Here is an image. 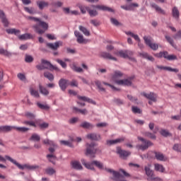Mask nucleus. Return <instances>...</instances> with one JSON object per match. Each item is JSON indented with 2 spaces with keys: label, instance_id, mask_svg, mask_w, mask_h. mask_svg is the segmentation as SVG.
Returning <instances> with one entry per match:
<instances>
[{
  "label": "nucleus",
  "instance_id": "obj_39",
  "mask_svg": "<svg viewBox=\"0 0 181 181\" xmlns=\"http://www.w3.org/2000/svg\"><path fill=\"white\" fill-rule=\"evenodd\" d=\"M155 167V170H156L157 172H161V173H163V172H165V167H163V165H160L159 163H156L154 165Z\"/></svg>",
  "mask_w": 181,
  "mask_h": 181
},
{
  "label": "nucleus",
  "instance_id": "obj_10",
  "mask_svg": "<svg viewBox=\"0 0 181 181\" xmlns=\"http://www.w3.org/2000/svg\"><path fill=\"white\" fill-rule=\"evenodd\" d=\"M144 40L146 45L148 46V47H150V49H151L152 50L155 51L159 49V45L158 44L152 42V38L151 37L144 36Z\"/></svg>",
  "mask_w": 181,
  "mask_h": 181
},
{
  "label": "nucleus",
  "instance_id": "obj_26",
  "mask_svg": "<svg viewBox=\"0 0 181 181\" xmlns=\"http://www.w3.org/2000/svg\"><path fill=\"white\" fill-rule=\"evenodd\" d=\"M151 6V8H153V9H155L156 12H158V13H162V15H165L166 13L165 11L162 9V8H160L159 6H158V4L155 3H152Z\"/></svg>",
  "mask_w": 181,
  "mask_h": 181
},
{
  "label": "nucleus",
  "instance_id": "obj_5",
  "mask_svg": "<svg viewBox=\"0 0 181 181\" xmlns=\"http://www.w3.org/2000/svg\"><path fill=\"white\" fill-rule=\"evenodd\" d=\"M18 131V132H28L29 131V128L28 127H18L16 126H1L0 127V134H6L8 132H11V131Z\"/></svg>",
  "mask_w": 181,
  "mask_h": 181
},
{
  "label": "nucleus",
  "instance_id": "obj_31",
  "mask_svg": "<svg viewBox=\"0 0 181 181\" xmlns=\"http://www.w3.org/2000/svg\"><path fill=\"white\" fill-rule=\"evenodd\" d=\"M91 166H96L98 169L103 170L104 169V164L98 160H93L90 163Z\"/></svg>",
  "mask_w": 181,
  "mask_h": 181
},
{
  "label": "nucleus",
  "instance_id": "obj_32",
  "mask_svg": "<svg viewBox=\"0 0 181 181\" xmlns=\"http://www.w3.org/2000/svg\"><path fill=\"white\" fill-rule=\"evenodd\" d=\"M119 86H131L132 83L129 79H123L117 81Z\"/></svg>",
  "mask_w": 181,
  "mask_h": 181
},
{
  "label": "nucleus",
  "instance_id": "obj_24",
  "mask_svg": "<svg viewBox=\"0 0 181 181\" xmlns=\"http://www.w3.org/2000/svg\"><path fill=\"white\" fill-rule=\"evenodd\" d=\"M155 57H158V59H162V57H163L168 60L169 52H168V51L160 52L159 53L155 54Z\"/></svg>",
  "mask_w": 181,
  "mask_h": 181
},
{
  "label": "nucleus",
  "instance_id": "obj_18",
  "mask_svg": "<svg viewBox=\"0 0 181 181\" xmlns=\"http://www.w3.org/2000/svg\"><path fill=\"white\" fill-rule=\"evenodd\" d=\"M59 86L62 91H66V89L69 86V80L61 78L59 81Z\"/></svg>",
  "mask_w": 181,
  "mask_h": 181
},
{
  "label": "nucleus",
  "instance_id": "obj_2",
  "mask_svg": "<svg viewBox=\"0 0 181 181\" xmlns=\"http://www.w3.org/2000/svg\"><path fill=\"white\" fill-rule=\"evenodd\" d=\"M6 160L11 162V163H13V165H16V166H17V168L21 170H23V169H28V170H35V169H39L38 165H29L27 164L22 165L9 156H5L4 158L0 155V162H6Z\"/></svg>",
  "mask_w": 181,
  "mask_h": 181
},
{
  "label": "nucleus",
  "instance_id": "obj_42",
  "mask_svg": "<svg viewBox=\"0 0 181 181\" xmlns=\"http://www.w3.org/2000/svg\"><path fill=\"white\" fill-rule=\"evenodd\" d=\"M39 90L40 93L43 94V95H49V90H47V89L43 87L41 84L39 85Z\"/></svg>",
  "mask_w": 181,
  "mask_h": 181
},
{
  "label": "nucleus",
  "instance_id": "obj_54",
  "mask_svg": "<svg viewBox=\"0 0 181 181\" xmlns=\"http://www.w3.org/2000/svg\"><path fill=\"white\" fill-rule=\"evenodd\" d=\"M173 149L175 152H180L181 153V144H175L173 146Z\"/></svg>",
  "mask_w": 181,
  "mask_h": 181
},
{
  "label": "nucleus",
  "instance_id": "obj_13",
  "mask_svg": "<svg viewBox=\"0 0 181 181\" xmlns=\"http://www.w3.org/2000/svg\"><path fill=\"white\" fill-rule=\"evenodd\" d=\"M141 95H144L147 100H150V101H153V103H156L157 101L158 95L155 93L151 92L150 93H146L143 92Z\"/></svg>",
  "mask_w": 181,
  "mask_h": 181
},
{
  "label": "nucleus",
  "instance_id": "obj_48",
  "mask_svg": "<svg viewBox=\"0 0 181 181\" xmlns=\"http://www.w3.org/2000/svg\"><path fill=\"white\" fill-rule=\"evenodd\" d=\"M144 136L146 138H149L150 139H156V135L153 133H151L149 132H146L144 133Z\"/></svg>",
  "mask_w": 181,
  "mask_h": 181
},
{
  "label": "nucleus",
  "instance_id": "obj_14",
  "mask_svg": "<svg viewBox=\"0 0 181 181\" xmlns=\"http://www.w3.org/2000/svg\"><path fill=\"white\" fill-rule=\"evenodd\" d=\"M99 57L102 59H105L106 60H113L114 62H117V58L112 57V55L110 52H101L99 54Z\"/></svg>",
  "mask_w": 181,
  "mask_h": 181
},
{
  "label": "nucleus",
  "instance_id": "obj_22",
  "mask_svg": "<svg viewBox=\"0 0 181 181\" xmlns=\"http://www.w3.org/2000/svg\"><path fill=\"white\" fill-rule=\"evenodd\" d=\"M78 100H80L81 101H85L86 103H89L90 104H94L95 105V101L93 100L91 98H89L86 96H81V95H77Z\"/></svg>",
  "mask_w": 181,
  "mask_h": 181
},
{
  "label": "nucleus",
  "instance_id": "obj_7",
  "mask_svg": "<svg viewBox=\"0 0 181 181\" xmlns=\"http://www.w3.org/2000/svg\"><path fill=\"white\" fill-rule=\"evenodd\" d=\"M56 149H57V147H49L48 148V151L49 152V154L47 155V158L48 159L49 162L52 163L53 165H56V159H57V156L54 155V153L56 152ZM54 159V160H53Z\"/></svg>",
  "mask_w": 181,
  "mask_h": 181
},
{
  "label": "nucleus",
  "instance_id": "obj_46",
  "mask_svg": "<svg viewBox=\"0 0 181 181\" xmlns=\"http://www.w3.org/2000/svg\"><path fill=\"white\" fill-rule=\"evenodd\" d=\"M160 135H162V136H164L165 138H168V136H172V134H170V132H169V131H168L165 129H162L160 131Z\"/></svg>",
  "mask_w": 181,
  "mask_h": 181
},
{
  "label": "nucleus",
  "instance_id": "obj_4",
  "mask_svg": "<svg viewBox=\"0 0 181 181\" xmlns=\"http://www.w3.org/2000/svg\"><path fill=\"white\" fill-rule=\"evenodd\" d=\"M98 144L95 142H91L90 144L87 143L86 144V151L85 153V155L86 156H89L90 159H94L95 158V155L97 153H101V149L98 148H95V146H98Z\"/></svg>",
  "mask_w": 181,
  "mask_h": 181
},
{
  "label": "nucleus",
  "instance_id": "obj_8",
  "mask_svg": "<svg viewBox=\"0 0 181 181\" xmlns=\"http://www.w3.org/2000/svg\"><path fill=\"white\" fill-rule=\"evenodd\" d=\"M114 54H116V56H119V57H122V59H132L134 52L129 50H120L115 52Z\"/></svg>",
  "mask_w": 181,
  "mask_h": 181
},
{
  "label": "nucleus",
  "instance_id": "obj_35",
  "mask_svg": "<svg viewBox=\"0 0 181 181\" xmlns=\"http://www.w3.org/2000/svg\"><path fill=\"white\" fill-rule=\"evenodd\" d=\"M6 32L8 35H15L16 36H18V35L21 33V31L19 30H16V28H9L6 30Z\"/></svg>",
  "mask_w": 181,
  "mask_h": 181
},
{
  "label": "nucleus",
  "instance_id": "obj_56",
  "mask_svg": "<svg viewBox=\"0 0 181 181\" xmlns=\"http://www.w3.org/2000/svg\"><path fill=\"white\" fill-rule=\"evenodd\" d=\"M38 126L40 127V129H46L49 128V123H46V122L39 123L38 122Z\"/></svg>",
  "mask_w": 181,
  "mask_h": 181
},
{
  "label": "nucleus",
  "instance_id": "obj_1",
  "mask_svg": "<svg viewBox=\"0 0 181 181\" xmlns=\"http://www.w3.org/2000/svg\"><path fill=\"white\" fill-rule=\"evenodd\" d=\"M28 19L30 21H33V22H37L36 24L33 25V29L35 30V33L38 35H43L49 29V23L42 21L40 18L29 16Z\"/></svg>",
  "mask_w": 181,
  "mask_h": 181
},
{
  "label": "nucleus",
  "instance_id": "obj_45",
  "mask_svg": "<svg viewBox=\"0 0 181 181\" xmlns=\"http://www.w3.org/2000/svg\"><path fill=\"white\" fill-rule=\"evenodd\" d=\"M76 6H77L78 8H79V9H80L81 13H83V14H84V13H86V12H87V8H89L88 6H83V5L81 4H76Z\"/></svg>",
  "mask_w": 181,
  "mask_h": 181
},
{
  "label": "nucleus",
  "instance_id": "obj_59",
  "mask_svg": "<svg viewBox=\"0 0 181 181\" xmlns=\"http://www.w3.org/2000/svg\"><path fill=\"white\" fill-rule=\"evenodd\" d=\"M72 69L74 71H76V73H83V68L78 67L76 65H73Z\"/></svg>",
  "mask_w": 181,
  "mask_h": 181
},
{
  "label": "nucleus",
  "instance_id": "obj_58",
  "mask_svg": "<svg viewBox=\"0 0 181 181\" xmlns=\"http://www.w3.org/2000/svg\"><path fill=\"white\" fill-rule=\"evenodd\" d=\"M25 62L26 63H32L33 62V57L31 55L25 54Z\"/></svg>",
  "mask_w": 181,
  "mask_h": 181
},
{
  "label": "nucleus",
  "instance_id": "obj_37",
  "mask_svg": "<svg viewBox=\"0 0 181 181\" xmlns=\"http://www.w3.org/2000/svg\"><path fill=\"white\" fill-rule=\"evenodd\" d=\"M20 40H28V39H33V36L29 33L23 34L18 36Z\"/></svg>",
  "mask_w": 181,
  "mask_h": 181
},
{
  "label": "nucleus",
  "instance_id": "obj_60",
  "mask_svg": "<svg viewBox=\"0 0 181 181\" xmlns=\"http://www.w3.org/2000/svg\"><path fill=\"white\" fill-rule=\"evenodd\" d=\"M56 62L59 63V64H60V66H62V67L63 69H66V67H67V64H66V62H63V60L60 59H56Z\"/></svg>",
  "mask_w": 181,
  "mask_h": 181
},
{
  "label": "nucleus",
  "instance_id": "obj_53",
  "mask_svg": "<svg viewBox=\"0 0 181 181\" xmlns=\"http://www.w3.org/2000/svg\"><path fill=\"white\" fill-rule=\"evenodd\" d=\"M25 117L28 118V119H30L31 121L35 119V118H36V115H35V114L30 112H25Z\"/></svg>",
  "mask_w": 181,
  "mask_h": 181
},
{
  "label": "nucleus",
  "instance_id": "obj_12",
  "mask_svg": "<svg viewBox=\"0 0 181 181\" xmlns=\"http://www.w3.org/2000/svg\"><path fill=\"white\" fill-rule=\"evenodd\" d=\"M146 175L148 176V181H158L160 180L159 177H156L153 172L149 167H145Z\"/></svg>",
  "mask_w": 181,
  "mask_h": 181
},
{
  "label": "nucleus",
  "instance_id": "obj_17",
  "mask_svg": "<svg viewBox=\"0 0 181 181\" xmlns=\"http://www.w3.org/2000/svg\"><path fill=\"white\" fill-rule=\"evenodd\" d=\"M86 138L90 141H101V134L97 133H90L87 134Z\"/></svg>",
  "mask_w": 181,
  "mask_h": 181
},
{
  "label": "nucleus",
  "instance_id": "obj_34",
  "mask_svg": "<svg viewBox=\"0 0 181 181\" xmlns=\"http://www.w3.org/2000/svg\"><path fill=\"white\" fill-rule=\"evenodd\" d=\"M95 84L96 87H98V89L99 90V91H102V93L106 92L105 88L103 87V83H101V81H100L99 80H95Z\"/></svg>",
  "mask_w": 181,
  "mask_h": 181
},
{
  "label": "nucleus",
  "instance_id": "obj_47",
  "mask_svg": "<svg viewBox=\"0 0 181 181\" xmlns=\"http://www.w3.org/2000/svg\"><path fill=\"white\" fill-rule=\"evenodd\" d=\"M74 111H76V112H80V114H82V115H86V114H88V111L86 110V109H78L76 107H73Z\"/></svg>",
  "mask_w": 181,
  "mask_h": 181
},
{
  "label": "nucleus",
  "instance_id": "obj_57",
  "mask_svg": "<svg viewBox=\"0 0 181 181\" xmlns=\"http://www.w3.org/2000/svg\"><path fill=\"white\" fill-rule=\"evenodd\" d=\"M110 22L112 23V25H115V26H121V23L118 22V20L114 18H110Z\"/></svg>",
  "mask_w": 181,
  "mask_h": 181
},
{
  "label": "nucleus",
  "instance_id": "obj_41",
  "mask_svg": "<svg viewBox=\"0 0 181 181\" xmlns=\"http://www.w3.org/2000/svg\"><path fill=\"white\" fill-rule=\"evenodd\" d=\"M23 124L25 125H29L30 127H34V128H36V127H37L36 124H39V120H36L35 122L33 121H24Z\"/></svg>",
  "mask_w": 181,
  "mask_h": 181
},
{
  "label": "nucleus",
  "instance_id": "obj_50",
  "mask_svg": "<svg viewBox=\"0 0 181 181\" xmlns=\"http://www.w3.org/2000/svg\"><path fill=\"white\" fill-rule=\"evenodd\" d=\"M30 93L33 97H35V98H40V95L39 94V91L34 90L33 88H31L30 90Z\"/></svg>",
  "mask_w": 181,
  "mask_h": 181
},
{
  "label": "nucleus",
  "instance_id": "obj_6",
  "mask_svg": "<svg viewBox=\"0 0 181 181\" xmlns=\"http://www.w3.org/2000/svg\"><path fill=\"white\" fill-rule=\"evenodd\" d=\"M138 139L141 142V144L139 145V149H140V151H146L149 146H153V143L151 141L146 140L141 136H139Z\"/></svg>",
  "mask_w": 181,
  "mask_h": 181
},
{
  "label": "nucleus",
  "instance_id": "obj_21",
  "mask_svg": "<svg viewBox=\"0 0 181 181\" xmlns=\"http://www.w3.org/2000/svg\"><path fill=\"white\" fill-rule=\"evenodd\" d=\"M71 165L73 169H75L76 170H83V165H81V163H80V161H77V160L71 161Z\"/></svg>",
  "mask_w": 181,
  "mask_h": 181
},
{
  "label": "nucleus",
  "instance_id": "obj_9",
  "mask_svg": "<svg viewBox=\"0 0 181 181\" xmlns=\"http://www.w3.org/2000/svg\"><path fill=\"white\" fill-rule=\"evenodd\" d=\"M41 64L44 66V68L45 70H50V71H53V70H55L56 71H60V69L59 68L50 63V62L42 59H41Z\"/></svg>",
  "mask_w": 181,
  "mask_h": 181
},
{
  "label": "nucleus",
  "instance_id": "obj_20",
  "mask_svg": "<svg viewBox=\"0 0 181 181\" xmlns=\"http://www.w3.org/2000/svg\"><path fill=\"white\" fill-rule=\"evenodd\" d=\"M125 141V137H122L119 139H116L115 140H107V145H115L117 144H121L122 142H124Z\"/></svg>",
  "mask_w": 181,
  "mask_h": 181
},
{
  "label": "nucleus",
  "instance_id": "obj_44",
  "mask_svg": "<svg viewBox=\"0 0 181 181\" xmlns=\"http://www.w3.org/2000/svg\"><path fill=\"white\" fill-rule=\"evenodd\" d=\"M79 30H81V32L83 33L85 36H90V31L83 25H79Z\"/></svg>",
  "mask_w": 181,
  "mask_h": 181
},
{
  "label": "nucleus",
  "instance_id": "obj_11",
  "mask_svg": "<svg viewBox=\"0 0 181 181\" xmlns=\"http://www.w3.org/2000/svg\"><path fill=\"white\" fill-rule=\"evenodd\" d=\"M116 153L119 155L121 159H124V160H127L128 158V156L131 155V152L127 151L125 150H122V148H121V147L119 146L117 147Z\"/></svg>",
  "mask_w": 181,
  "mask_h": 181
},
{
  "label": "nucleus",
  "instance_id": "obj_29",
  "mask_svg": "<svg viewBox=\"0 0 181 181\" xmlns=\"http://www.w3.org/2000/svg\"><path fill=\"white\" fill-rule=\"evenodd\" d=\"M123 76V74H122L121 71H115V74L114 75L112 76V80L113 81H115V83H116L117 84V81H119V80H118V78H121V77Z\"/></svg>",
  "mask_w": 181,
  "mask_h": 181
},
{
  "label": "nucleus",
  "instance_id": "obj_16",
  "mask_svg": "<svg viewBox=\"0 0 181 181\" xmlns=\"http://www.w3.org/2000/svg\"><path fill=\"white\" fill-rule=\"evenodd\" d=\"M62 45H63V42L61 41H57L54 44L47 42V47H49V49H51V50H57V49H59L60 46H62Z\"/></svg>",
  "mask_w": 181,
  "mask_h": 181
},
{
  "label": "nucleus",
  "instance_id": "obj_23",
  "mask_svg": "<svg viewBox=\"0 0 181 181\" xmlns=\"http://www.w3.org/2000/svg\"><path fill=\"white\" fill-rule=\"evenodd\" d=\"M81 162L82 165H83V166H85V168H86V169H89V170H93L94 172H95V168H94V166L91 165V163L86 162V160H84L83 158H82L81 160Z\"/></svg>",
  "mask_w": 181,
  "mask_h": 181
},
{
  "label": "nucleus",
  "instance_id": "obj_25",
  "mask_svg": "<svg viewBox=\"0 0 181 181\" xmlns=\"http://www.w3.org/2000/svg\"><path fill=\"white\" fill-rule=\"evenodd\" d=\"M81 128H83V129H93L94 126L93 124L88 122H83L80 124Z\"/></svg>",
  "mask_w": 181,
  "mask_h": 181
},
{
  "label": "nucleus",
  "instance_id": "obj_27",
  "mask_svg": "<svg viewBox=\"0 0 181 181\" xmlns=\"http://www.w3.org/2000/svg\"><path fill=\"white\" fill-rule=\"evenodd\" d=\"M74 35H75L76 37H77V42L78 43H80V44L84 43V37L83 36V35H81L80 33V32L76 30L74 32Z\"/></svg>",
  "mask_w": 181,
  "mask_h": 181
},
{
  "label": "nucleus",
  "instance_id": "obj_49",
  "mask_svg": "<svg viewBox=\"0 0 181 181\" xmlns=\"http://www.w3.org/2000/svg\"><path fill=\"white\" fill-rule=\"evenodd\" d=\"M37 105L38 107V108H40V110H50V106L48 105H43L39 102L37 103Z\"/></svg>",
  "mask_w": 181,
  "mask_h": 181
},
{
  "label": "nucleus",
  "instance_id": "obj_51",
  "mask_svg": "<svg viewBox=\"0 0 181 181\" xmlns=\"http://www.w3.org/2000/svg\"><path fill=\"white\" fill-rule=\"evenodd\" d=\"M30 141H35L36 142H39L40 141V136H39L37 134H33L30 138Z\"/></svg>",
  "mask_w": 181,
  "mask_h": 181
},
{
  "label": "nucleus",
  "instance_id": "obj_55",
  "mask_svg": "<svg viewBox=\"0 0 181 181\" xmlns=\"http://www.w3.org/2000/svg\"><path fill=\"white\" fill-rule=\"evenodd\" d=\"M103 84H104L105 86H108L109 87H110V88H112V90H113L114 91H121V89L114 86L113 85H111L107 82H103Z\"/></svg>",
  "mask_w": 181,
  "mask_h": 181
},
{
  "label": "nucleus",
  "instance_id": "obj_19",
  "mask_svg": "<svg viewBox=\"0 0 181 181\" xmlns=\"http://www.w3.org/2000/svg\"><path fill=\"white\" fill-rule=\"evenodd\" d=\"M0 19H1V22L5 28H8V26H9V21H8V18H6L5 12L2 10H0Z\"/></svg>",
  "mask_w": 181,
  "mask_h": 181
},
{
  "label": "nucleus",
  "instance_id": "obj_52",
  "mask_svg": "<svg viewBox=\"0 0 181 181\" xmlns=\"http://www.w3.org/2000/svg\"><path fill=\"white\" fill-rule=\"evenodd\" d=\"M45 173H47V175L52 176V175H54V173H56V170H54L53 168H48L45 170Z\"/></svg>",
  "mask_w": 181,
  "mask_h": 181
},
{
  "label": "nucleus",
  "instance_id": "obj_61",
  "mask_svg": "<svg viewBox=\"0 0 181 181\" xmlns=\"http://www.w3.org/2000/svg\"><path fill=\"white\" fill-rule=\"evenodd\" d=\"M17 77L19 78V80H21V81H25V80H26V76L22 73H18L17 74Z\"/></svg>",
  "mask_w": 181,
  "mask_h": 181
},
{
  "label": "nucleus",
  "instance_id": "obj_36",
  "mask_svg": "<svg viewBox=\"0 0 181 181\" xmlns=\"http://www.w3.org/2000/svg\"><path fill=\"white\" fill-rule=\"evenodd\" d=\"M37 5L39 9L42 10L45 8H47L49 6V3L43 1H37Z\"/></svg>",
  "mask_w": 181,
  "mask_h": 181
},
{
  "label": "nucleus",
  "instance_id": "obj_30",
  "mask_svg": "<svg viewBox=\"0 0 181 181\" xmlns=\"http://www.w3.org/2000/svg\"><path fill=\"white\" fill-rule=\"evenodd\" d=\"M172 15L173 18H175V19H179V18H180V12H179L177 7L175 6L173 8Z\"/></svg>",
  "mask_w": 181,
  "mask_h": 181
},
{
  "label": "nucleus",
  "instance_id": "obj_28",
  "mask_svg": "<svg viewBox=\"0 0 181 181\" xmlns=\"http://www.w3.org/2000/svg\"><path fill=\"white\" fill-rule=\"evenodd\" d=\"M139 56L143 59H146L147 60H149V62H155V58H153V57L149 55L146 52L139 53Z\"/></svg>",
  "mask_w": 181,
  "mask_h": 181
},
{
  "label": "nucleus",
  "instance_id": "obj_3",
  "mask_svg": "<svg viewBox=\"0 0 181 181\" xmlns=\"http://www.w3.org/2000/svg\"><path fill=\"white\" fill-rule=\"evenodd\" d=\"M91 8H87V12L90 18L98 16V11L95 9H98L99 11H107V12H112L113 13L115 12L114 9L104 5H92Z\"/></svg>",
  "mask_w": 181,
  "mask_h": 181
},
{
  "label": "nucleus",
  "instance_id": "obj_38",
  "mask_svg": "<svg viewBox=\"0 0 181 181\" xmlns=\"http://www.w3.org/2000/svg\"><path fill=\"white\" fill-rule=\"evenodd\" d=\"M122 9H124V11H132L134 8H136V3L131 4L128 6H121Z\"/></svg>",
  "mask_w": 181,
  "mask_h": 181
},
{
  "label": "nucleus",
  "instance_id": "obj_62",
  "mask_svg": "<svg viewBox=\"0 0 181 181\" xmlns=\"http://www.w3.org/2000/svg\"><path fill=\"white\" fill-rule=\"evenodd\" d=\"M69 86H71V87H78V83L73 79L71 82L69 81Z\"/></svg>",
  "mask_w": 181,
  "mask_h": 181
},
{
  "label": "nucleus",
  "instance_id": "obj_40",
  "mask_svg": "<svg viewBox=\"0 0 181 181\" xmlns=\"http://www.w3.org/2000/svg\"><path fill=\"white\" fill-rule=\"evenodd\" d=\"M44 77H45V78H47L49 81H53V80H54V76L53 75V74L49 71H46L44 73Z\"/></svg>",
  "mask_w": 181,
  "mask_h": 181
},
{
  "label": "nucleus",
  "instance_id": "obj_63",
  "mask_svg": "<svg viewBox=\"0 0 181 181\" xmlns=\"http://www.w3.org/2000/svg\"><path fill=\"white\" fill-rule=\"evenodd\" d=\"M167 60H169L170 62H172L173 60H177V56L175 54H168V57L167 58Z\"/></svg>",
  "mask_w": 181,
  "mask_h": 181
},
{
  "label": "nucleus",
  "instance_id": "obj_43",
  "mask_svg": "<svg viewBox=\"0 0 181 181\" xmlns=\"http://www.w3.org/2000/svg\"><path fill=\"white\" fill-rule=\"evenodd\" d=\"M167 42L175 49H176V45L175 44V41L173 40L172 37H170V36L169 35H165V36Z\"/></svg>",
  "mask_w": 181,
  "mask_h": 181
},
{
  "label": "nucleus",
  "instance_id": "obj_64",
  "mask_svg": "<svg viewBox=\"0 0 181 181\" xmlns=\"http://www.w3.org/2000/svg\"><path fill=\"white\" fill-rule=\"evenodd\" d=\"M175 40H177V39H181V30H179L175 35L173 36Z\"/></svg>",
  "mask_w": 181,
  "mask_h": 181
},
{
  "label": "nucleus",
  "instance_id": "obj_33",
  "mask_svg": "<svg viewBox=\"0 0 181 181\" xmlns=\"http://www.w3.org/2000/svg\"><path fill=\"white\" fill-rule=\"evenodd\" d=\"M154 155L157 160H160L161 162H163V160H165V156L163 155V153L158 151H154Z\"/></svg>",
  "mask_w": 181,
  "mask_h": 181
},
{
  "label": "nucleus",
  "instance_id": "obj_15",
  "mask_svg": "<svg viewBox=\"0 0 181 181\" xmlns=\"http://www.w3.org/2000/svg\"><path fill=\"white\" fill-rule=\"evenodd\" d=\"M156 69H158V70H160V71H162V70H164V71H172L174 73H179V69H173L170 66H164L162 65H156Z\"/></svg>",
  "mask_w": 181,
  "mask_h": 181
}]
</instances>
